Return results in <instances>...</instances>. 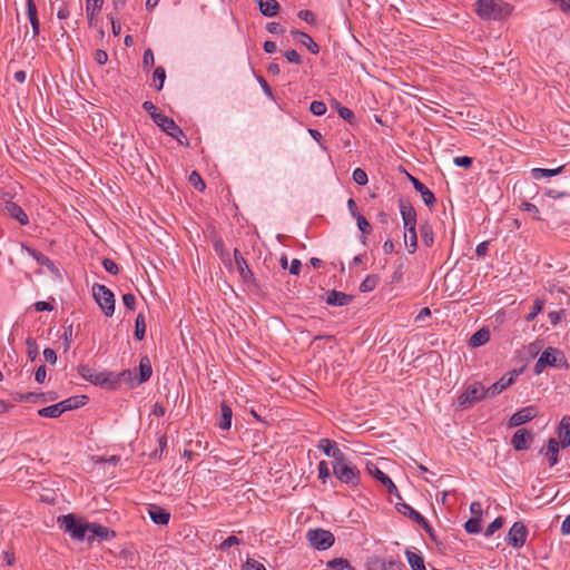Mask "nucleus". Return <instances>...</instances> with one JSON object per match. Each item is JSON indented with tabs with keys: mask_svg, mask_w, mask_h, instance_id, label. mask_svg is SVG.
I'll use <instances>...</instances> for the list:
<instances>
[{
	"mask_svg": "<svg viewBox=\"0 0 570 570\" xmlns=\"http://www.w3.org/2000/svg\"><path fill=\"white\" fill-rule=\"evenodd\" d=\"M476 14L482 20H502L510 17L513 6L503 0H478L474 4Z\"/></svg>",
	"mask_w": 570,
	"mask_h": 570,
	"instance_id": "nucleus-1",
	"label": "nucleus"
},
{
	"mask_svg": "<svg viewBox=\"0 0 570 570\" xmlns=\"http://www.w3.org/2000/svg\"><path fill=\"white\" fill-rule=\"evenodd\" d=\"M547 367L568 368L569 365L564 353L556 347H547L537 360L533 372L539 375Z\"/></svg>",
	"mask_w": 570,
	"mask_h": 570,
	"instance_id": "nucleus-2",
	"label": "nucleus"
},
{
	"mask_svg": "<svg viewBox=\"0 0 570 570\" xmlns=\"http://www.w3.org/2000/svg\"><path fill=\"white\" fill-rule=\"evenodd\" d=\"M333 474L337 480L351 487H355L360 482V470L346 458L342 456L333 462Z\"/></svg>",
	"mask_w": 570,
	"mask_h": 570,
	"instance_id": "nucleus-3",
	"label": "nucleus"
},
{
	"mask_svg": "<svg viewBox=\"0 0 570 570\" xmlns=\"http://www.w3.org/2000/svg\"><path fill=\"white\" fill-rule=\"evenodd\" d=\"M58 523L73 540L83 541L87 537L88 522L77 519L73 514H65L58 518Z\"/></svg>",
	"mask_w": 570,
	"mask_h": 570,
	"instance_id": "nucleus-4",
	"label": "nucleus"
},
{
	"mask_svg": "<svg viewBox=\"0 0 570 570\" xmlns=\"http://www.w3.org/2000/svg\"><path fill=\"white\" fill-rule=\"evenodd\" d=\"M92 295H94L96 303L102 311V313L107 317L112 316L115 313V295H114V293L105 285L94 284L92 285Z\"/></svg>",
	"mask_w": 570,
	"mask_h": 570,
	"instance_id": "nucleus-5",
	"label": "nucleus"
},
{
	"mask_svg": "<svg viewBox=\"0 0 570 570\" xmlns=\"http://www.w3.org/2000/svg\"><path fill=\"white\" fill-rule=\"evenodd\" d=\"M487 396L488 394L484 386L480 382H474L466 386L464 392L459 396L458 402L462 409H466Z\"/></svg>",
	"mask_w": 570,
	"mask_h": 570,
	"instance_id": "nucleus-6",
	"label": "nucleus"
},
{
	"mask_svg": "<svg viewBox=\"0 0 570 570\" xmlns=\"http://www.w3.org/2000/svg\"><path fill=\"white\" fill-rule=\"evenodd\" d=\"M306 539L316 550H326L331 548L335 542L334 534L331 531L321 528L308 530L306 533Z\"/></svg>",
	"mask_w": 570,
	"mask_h": 570,
	"instance_id": "nucleus-7",
	"label": "nucleus"
},
{
	"mask_svg": "<svg viewBox=\"0 0 570 570\" xmlns=\"http://www.w3.org/2000/svg\"><path fill=\"white\" fill-rule=\"evenodd\" d=\"M154 122L167 135L175 138L179 144H184L183 139H186V136L171 118L160 114L156 115Z\"/></svg>",
	"mask_w": 570,
	"mask_h": 570,
	"instance_id": "nucleus-8",
	"label": "nucleus"
},
{
	"mask_svg": "<svg viewBox=\"0 0 570 570\" xmlns=\"http://www.w3.org/2000/svg\"><path fill=\"white\" fill-rule=\"evenodd\" d=\"M528 535L527 527L522 522H514L508 534V544L514 548L524 546Z\"/></svg>",
	"mask_w": 570,
	"mask_h": 570,
	"instance_id": "nucleus-9",
	"label": "nucleus"
},
{
	"mask_svg": "<svg viewBox=\"0 0 570 570\" xmlns=\"http://www.w3.org/2000/svg\"><path fill=\"white\" fill-rule=\"evenodd\" d=\"M78 374L86 381L95 385H105L108 382V374L104 372H96L89 365L81 364L78 366Z\"/></svg>",
	"mask_w": 570,
	"mask_h": 570,
	"instance_id": "nucleus-10",
	"label": "nucleus"
},
{
	"mask_svg": "<svg viewBox=\"0 0 570 570\" xmlns=\"http://www.w3.org/2000/svg\"><path fill=\"white\" fill-rule=\"evenodd\" d=\"M366 471L368 472V474L373 475L379 482H381L387 489L390 494H396L397 498H400L396 485L393 483L390 476H387L383 471L379 469V466L375 463L368 462L366 464Z\"/></svg>",
	"mask_w": 570,
	"mask_h": 570,
	"instance_id": "nucleus-11",
	"label": "nucleus"
},
{
	"mask_svg": "<svg viewBox=\"0 0 570 570\" xmlns=\"http://www.w3.org/2000/svg\"><path fill=\"white\" fill-rule=\"evenodd\" d=\"M534 435L527 429H519L511 439V444L515 451L528 450L533 442Z\"/></svg>",
	"mask_w": 570,
	"mask_h": 570,
	"instance_id": "nucleus-12",
	"label": "nucleus"
},
{
	"mask_svg": "<svg viewBox=\"0 0 570 570\" xmlns=\"http://www.w3.org/2000/svg\"><path fill=\"white\" fill-rule=\"evenodd\" d=\"M537 413L538 412L534 406L523 407L511 415V417L508 421V426L517 428L522 424H525L532 419H534L537 416Z\"/></svg>",
	"mask_w": 570,
	"mask_h": 570,
	"instance_id": "nucleus-13",
	"label": "nucleus"
},
{
	"mask_svg": "<svg viewBox=\"0 0 570 570\" xmlns=\"http://www.w3.org/2000/svg\"><path fill=\"white\" fill-rule=\"evenodd\" d=\"M115 537V532L109 530L107 527H104L99 523L88 522L87 527V537L86 540L88 542H92L94 539L99 538L100 540H109Z\"/></svg>",
	"mask_w": 570,
	"mask_h": 570,
	"instance_id": "nucleus-14",
	"label": "nucleus"
},
{
	"mask_svg": "<svg viewBox=\"0 0 570 570\" xmlns=\"http://www.w3.org/2000/svg\"><path fill=\"white\" fill-rule=\"evenodd\" d=\"M396 510L401 514L407 515L411 520L422 525L426 531H430V525L425 518L407 503H396Z\"/></svg>",
	"mask_w": 570,
	"mask_h": 570,
	"instance_id": "nucleus-15",
	"label": "nucleus"
},
{
	"mask_svg": "<svg viewBox=\"0 0 570 570\" xmlns=\"http://www.w3.org/2000/svg\"><path fill=\"white\" fill-rule=\"evenodd\" d=\"M414 189L421 195L423 203L428 207H433L435 204V196L434 194L417 178L413 176H409Z\"/></svg>",
	"mask_w": 570,
	"mask_h": 570,
	"instance_id": "nucleus-16",
	"label": "nucleus"
},
{
	"mask_svg": "<svg viewBox=\"0 0 570 570\" xmlns=\"http://www.w3.org/2000/svg\"><path fill=\"white\" fill-rule=\"evenodd\" d=\"M318 449L322 450L326 456L333 458V462H336L345 455L337 444L330 439H321L318 442Z\"/></svg>",
	"mask_w": 570,
	"mask_h": 570,
	"instance_id": "nucleus-17",
	"label": "nucleus"
},
{
	"mask_svg": "<svg viewBox=\"0 0 570 570\" xmlns=\"http://www.w3.org/2000/svg\"><path fill=\"white\" fill-rule=\"evenodd\" d=\"M515 376V371L509 373V376H502L498 382L493 383L491 386L485 389L488 396H494L497 394H500L505 389H508L514 382Z\"/></svg>",
	"mask_w": 570,
	"mask_h": 570,
	"instance_id": "nucleus-18",
	"label": "nucleus"
},
{
	"mask_svg": "<svg viewBox=\"0 0 570 570\" xmlns=\"http://www.w3.org/2000/svg\"><path fill=\"white\" fill-rule=\"evenodd\" d=\"M4 212L13 219L19 222L20 225H28L29 217L26 212L18 204L13 202H7L4 204Z\"/></svg>",
	"mask_w": 570,
	"mask_h": 570,
	"instance_id": "nucleus-19",
	"label": "nucleus"
},
{
	"mask_svg": "<svg viewBox=\"0 0 570 570\" xmlns=\"http://www.w3.org/2000/svg\"><path fill=\"white\" fill-rule=\"evenodd\" d=\"M22 248L40 265L46 266L51 273H58V268L55 263L45 254L22 245Z\"/></svg>",
	"mask_w": 570,
	"mask_h": 570,
	"instance_id": "nucleus-20",
	"label": "nucleus"
},
{
	"mask_svg": "<svg viewBox=\"0 0 570 570\" xmlns=\"http://www.w3.org/2000/svg\"><path fill=\"white\" fill-rule=\"evenodd\" d=\"M400 213L404 228H412L416 226V212L412 205L400 202Z\"/></svg>",
	"mask_w": 570,
	"mask_h": 570,
	"instance_id": "nucleus-21",
	"label": "nucleus"
},
{
	"mask_svg": "<svg viewBox=\"0 0 570 570\" xmlns=\"http://www.w3.org/2000/svg\"><path fill=\"white\" fill-rule=\"evenodd\" d=\"M352 302V296L343 292L328 291L326 293V303L332 306H345Z\"/></svg>",
	"mask_w": 570,
	"mask_h": 570,
	"instance_id": "nucleus-22",
	"label": "nucleus"
},
{
	"mask_svg": "<svg viewBox=\"0 0 570 570\" xmlns=\"http://www.w3.org/2000/svg\"><path fill=\"white\" fill-rule=\"evenodd\" d=\"M558 435L560 439L559 444L562 448L570 445V416H563L559 423Z\"/></svg>",
	"mask_w": 570,
	"mask_h": 570,
	"instance_id": "nucleus-23",
	"label": "nucleus"
},
{
	"mask_svg": "<svg viewBox=\"0 0 570 570\" xmlns=\"http://www.w3.org/2000/svg\"><path fill=\"white\" fill-rule=\"evenodd\" d=\"M88 397L86 395H77L68 397L59 402L62 413L83 406Z\"/></svg>",
	"mask_w": 570,
	"mask_h": 570,
	"instance_id": "nucleus-24",
	"label": "nucleus"
},
{
	"mask_svg": "<svg viewBox=\"0 0 570 570\" xmlns=\"http://www.w3.org/2000/svg\"><path fill=\"white\" fill-rule=\"evenodd\" d=\"M234 258H235L236 267H237L242 278L244 281H249L253 277V273L249 269L242 253L237 248L234 249Z\"/></svg>",
	"mask_w": 570,
	"mask_h": 570,
	"instance_id": "nucleus-25",
	"label": "nucleus"
},
{
	"mask_svg": "<svg viewBox=\"0 0 570 570\" xmlns=\"http://www.w3.org/2000/svg\"><path fill=\"white\" fill-rule=\"evenodd\" d=\"M27 13L32 27L33 36H38L40 31V23L37 17V6L33 0H26Z\"/></svg>",
	"mask_w": 570,
	"mask_h": 570,
	"instance_id": "nucleus-26",
	"label": "nucleus"
},
{
	"mask_svg": "<svg viewBox=\"0 0 570 570\" xmlns=\"http://www.w3.org/2000/svg\"><path fill=\"white\" fill-rule=\"evenodd\" d=\"M149 517L156 524L166 525L169 522L170 514L160 507L153 505L149 509Z\"/></svg>",
	"mask_w": 570,
	"mask_h": 570,
	"instance_id": "nucleus-27",
	"label": "nucleus"
},
{
	"mask_svg": "<svg viewBox=\"0 0 570 570\" xmlns=\"http://www.w3.org/2000/svg\"><path fill=\"white\" fill-rule=\"evenodd\" d=\"M259 11L265 17H275L279 11L276 0H257Z\"/></svg>",
	"mask_w": 570,
	"mask_h": 570,
	"instance_id": "nucleus-28",
	"label": "nucleus"
},
{
	"mask_svg": "<svg viewBox=\"0 0 570 570\" xmlns=\"http://www.w3.org/2000/svg\"><path fill=\"white\" fill-rule=\"evenodd\" d=\"M560 445L561 444H559V442L556 439H549L548 440V444H547V449L544 451V455L549 460L550 466H553V465H556L558 463V453H559Z\"/></svg>",
	"mask_w": 570,
	"mask_h": 570,
	"instance_id": "nucleus-29",
	"label": "nucleus"
},
{
	"mask_svg": "<svg viewBox=\"0 0 570 570\" xmlns=\"http://www.w3.org/2000/svg\"><path fill=\"white\" fill-rule=\"evenodd\" d=\"M232 417H233V411L232 409L226 404H220V417L218 421V426L222 430H229L232 426Z\"/></svg>",
	"mask_w": 570,
	"mask_h": 570,
	"instance_id": "nucleus-30",
	"label": "nucleus"
},
{
	"mask_svg": "<svg viewBox=\"0 0 570 570\" xmlns=\"http://www.w3.org/2000/svg\"><path fill=\"white\" fill-rule=\"evenodd\" d=\"M490 340V331L488 328H481L476 331L469 340L471 347H479L488 343Z\"/></svg>",
	"mask_w": 570,
	"mask_h": 570,
	"instance_id": "nucleus-31",
	"label": "nucleus"
},
{
	"mask_svg": "<svg viewBox=\"0 0 570 570\" xmlns=\"http://www.w3.org/2000/svg\"><path fill=\"white\" fill-rule=\"evenodd\" d=\"M153 374V368L150 361L147 356L140 358L139 362V380L138 384H141L150 379Z\"/></svg>",
	"mask_w": 570,
	"mask_h": 570,
	"instance_id": "nucleus-32",
	"label": "nucleus"
},
{
	"mask_svg": "<svg viewBox=\"0 0 570 570\" xmlns=\"http://www.w3.org/2000/svg\"><path fill=\"white\" fill-rule=\"evenodd\" d=\"M405 556L412 570H426L423 557L421 554L411 550H406Z\"/></svg>",
	"mask_w": 570,
	"mask_h": 570,
	"instance_id": "nucleus-33",
	"label": "nucleus"
},
{
	"mask_svg": "<svg viewBox=\"0 0 570 570\" xmlns=\"http://www.w3.org/2000/svg\"><path fill=\"white\" fill-rule=\"evenodd\" d=\"M405 229V233H404V243H405V246L407 247V250L409 253H414L416 247H417V236H416V232H415V227H412V228H404Z\"/></svg>",
	"mask_w": 570,
	"mask_h": 570,
	"instance_id": "nucleus-34",
	"label": "nucleus"
},
{
	"mask_svg": "<svg viewBox=\"0 0 570 570\" xmlns=\"http://www.w3.org/2000/svg\"><path fill=\"white\" fill-rule=\"evenodd\" d=\"M562 170H563V166H560V167H557L553 169L533 168L531 170V174L534 179H542V178L556 176V175L560 174Z\"/></svg>",
	"mask_w": 570,
	"mask_h": 570,
	"instance_id": "nucleus-35",
	"label": "nucleus"
},
{
	"mask_svg": "<svg viewBox=\"0 0 570 570\" xmlns=\"http://www.w3.org/2000/svg\"><path fill=\"white\" fill-rule=\"evenodd\" d=\"M365 567L367 570H387L386 560L377 556L368 557Z\"/></svg>",
	"mask_w": 570,
	"mask_h": 570,
	"instance_id": "nucleus-36",
	"label": "nucleus"
},
{
	"mask_svg": "<svg viewBox=\"0 0 570 570\" xmlns=\"http://www.w3.org/2000/svg\"><path fill=\"white\" fill-rule=\"evenodd\" d=\"M38 414L42 417L56 419L62 414L59 402L38 410Z\"/></svg>",
	"mask_w": 570,
	"mask_h": 570,
	"instance_id": "nucleus-37",
	"label": "nucleus"
},
{
	"mask_svg": "<svg viewBox=\"0 0 570 570\" xmlns=\"http://www.w3.org/2000/svg\"><path fill=\"white\" fill-rule=\"evenodd\" d=\"M330 569H333V570H355L351 563L348 562V560L344 559V558H334L330 561H327V564H326Z\"/></svg>",
	"mask_w": 570,
	"mask_h": 570,
	"instance_id": "nucleus-38",
	"label": "nucleus"
},
{
	"mask_svg": "<svg viewBox=\"0 0 570 570\" xmlns=\"http://www.w3.org/2000/svg\"><path fill=\"white\" fill-rule=\"evenodd\" d=\"M145 333H146L145 316L141 313H139L135 321V337L138 341H141L145 337Z\"/></svg>",
	"mask_w": 570,
	"mask_h": 570,
	"instance_id": "nucleus-39",
	"label": "nucleus"
},
{
	"mask_svg": "<svg viewBox=\"0 0 570 570\" xmlns=\"http://www.w3.org/2000/svg\"><path fill=\"white\" fill-rule=\"evenodd\" d=\"M379 284V276L376 275H368L365 277V279L361 283L360 289L363 293H367L373 291Z\"/></svg>",
	"mask_w": 570,
	"mask_h": 570,
	"instance_id": "nucleus-40",
	"label": "nucleus"
},
{
	"mask_svg": "<svg viewBox=\"0 0 570 570\" xmlns=\"http://www.w3.org/2000/svg\"><path fill=\"white\" fill-rule=\"evenodd\" d=\"M298 41L314 55H316L320 51L318 45L307 33H302Z\"/></svg>",
	"mask_w": 570,
	"mask_h": 570,
	"instance_id": "nucleus-41",
	"label": "nucleus"
},
{
	"mask_svg": "<svg viewBox=\"0 0 570 570\" xmlns=\"http://www.w3.org/2000/svg\"><path fill=\"white\" fill-rule=\"evenodd\" d=\"M464 529L468 533H479L481 531V518L474 517L469 519L464 524Z\"/></svg>",
	"mask_w": 570,
	"mask_h": 570,
	"instance_id": "nucleus-42",
	"label": "nucleus"
},
{
	"mask_svg": "<svg viewBox=\"0 0 570 570\" xmlns=\"http://www.w3.org/2000/svg\"><path fill=\"white\" fill-rule=\"evenodd\" d=\"M503 523H504V520H503V518H502V517H498V518H495V519H494V520H493V521L488 525V528L485 529V531H484V535H485L487 538H489V537L493 535V534H494V532H497L499 529H501V528H502Z\"/></svg>",
	"mask_w": 570,
	"mask_h": 570,
	"instance_id": "nucleus-43",
	"label": "nucleus"
},
{
	"mask_svg": "<svg viewBox=\"0 0 570 570\" xmlns=\"http://www.w3.org/2000/svg\"><path fill=\"white\" fill-rule=\"evenodd\" d=\"M334 105H335V107L337 109V114L341 118H343L344 120H346L348 122L353 121L354 114L350 108L341 106L337 101H334Z\"/></svg>",
	"mask_w": 570,
	"mask_h": 570,
	"instance_id": "nucleus-44",
	"label": "nucleus"
},
{
	"mask_svg": "<svg viewBox=\"0 0 570 570\" xmlns=\"http://www.w3.org/2000/svg\"><path fill=\"white\" fill-rule=\"evenodd\" d=\"M421 237L423 243L430 247L433 244V232L429 225L421 226L420 228Z\"/></svg>",
	"mask_w": 570,
	"mask_h": 570,
	"instance_id": "nucleus-45",
	"label": "nucleus"
},
{
	"mask_svg": "<svg viewBox=\"0 0 570 570\" xmlns=\"http://www.w3.org/2000/svg\"><path fill=\"white\" fill-rule=\"evenodd\" d=\"M352 178L357 185L361 186L366 185L368 181L367 174L362 168H355L353 170Z\"/></svg>",
	"mask_w": 570,
	"mask_h": 570,
	"instance_id": "nucleus-46",
	"label": "nucleus"
},
{
	"mask_svg": "<svg viewBox=\"0 0 570 570\" xmlns=\"http://www.w3.org/2000/svg\"><path fill=\"white\" fill-rule=\"evenodd\" d=\"M544 305V301L541 298H537L533 303L532 311L527 315L525 320L528 322L533 321L537 315L542 311Z\"/></svg>",
	"mask_w": 570,
	"mask_h": 570,
	"instance_id": "nucleus-47",
	"label": "nucleus"
},
{
	"mask_svg": "<svg viewBox=\"0 0 570 570\" xmlns=\"http://www.w3.org/2000/svg\"><path fill=\"white\" fill-rule=\"evenodd\" d=\"M189 183L193 185V187L197 190H204L206 185L204 180L202 179L200 175L197 171H193L189 175Z\"/></svg>",
	"mask_w": 570,
	"mask_h": 570,
	"instance_id": "nucleus-48",
	"label": "nucleus"
},
{
	"mask_svg": "<svg viewBox=\"0 0 570 570\" xmlns=\"http://www.w3.org/2000/svg\"><path fill=\"white\" fill-rule=\"evenodd\" d=\"M327 108L323 101L315 100L309 106V111L314 116H323L326 112Z\"/></svg>",
	"mask_w": 570,
	"mask_h": 570,
	"instance_id": "nucleus-49",
	"label": "nucleus"
},
{
	"mask_svg": "<svg viewBox=\"0 0 570 570\" xmlns=\"http://www.w3.org/2000/svg\"><path fill=\"white\" fill-rule=\"evenodd\" d=\"M357 222V227L362 232V234L367 235L371 233V224L367 222V219L361 214L354 217Z\"/></svg>",
	"mask_w": 570,
	"mask_h": 570,
	"instance_id": "nucleus-50",
	"label": "nucleus"
},
{
	"mask_svg": "<svg viewBox=\"0 0 570 570\" xmlns=\"http://www.w3.org/2000/svg\"><path fill=\"white\" fill-rule=\"evenodd\" d=\"M46 396L45 393H35V392H28V393H20L17 395V400L21 402H37L39 397Z\"/></svg>",
	"mask_w": 570,
	"mask_h": 570,
	"instance_id": "nucleus-51",
	"label": "nucleus"
},
{
	"mask_svg": "<svg viewBox=\"0 0 570 570\" xmlns=\"http://www.w3.org/2000/svg\"><path fill=\"white\" fill-rule=\"evenodd\" d=\"M521 208L524 212L529 213L534 219H538V220L541 219L539 216V209L534 204L524 202V203H522Z\"/></svg>",
	"mask_w": 570,
	"mask_h": 570,
	"instance_id": "nucleus-52",
	"label": "nucleus"
},
{
	"mask_svg": "<svg viewBox=\"0 0 570 570\" xmlns=\"http://www.w3.org/2000/svg\"><path fill=\"white\" fill-rule=\"evenodd\" d=\"M243 570H266V568L255 559L248 558L243 566Z\"/></svg>",
	"mask_w": 570,
	"mask_h": 570,
	"instance_id": "nucleus-53",
	"label": "nucleus"
},
{
	"mask_svg": "<svg viewBox=\"0 0 570 570\" xmlns=\"http://www.w3.org/2000/svg\"><path fill=\"white\" fill-rule=\"evenodd\" d=\"M28 345V355L31 361H35V358L38 355V346L35 338L28 337L26 341Z\"/></svg>",
	"mask_w": 570,
	"mask_h": 570,
	"instance_id": "nucleus-54",
	"label": "nucleus"
},
{
	"mask_svg": "<svg viewBox=\"0 0 570 570\" xmlns=\"http://www.w3.org/2000/svg\"><path fill=\"white\" fill-rule=\"evenodd\" d=\"M102 266L106 272L116 275L119 272L118 265L110 258H104Z\"/></svg>",
	"mask_w": 570,
	"mask_h": 570,
	"instance_id": "nucleus-55",
	"label": "nucleus"
},
{
	"mask_svg": "<svg viewBox=\"0 0 570 570\" xmlns=\"http://www.w3.org/2000/svg\"><path fill=\"white\" fill-rule=\"evenodd\" d=\"M154 79L159 81L157 86V90H161L164 86V81L166 79V71L163 67H157L154 71Z\"/></svg>",
	"mask_w": 570,
	"mask_h": 570,
	"instance_id": "nucleus-56",
	"label": "nucleus"
},
{
	"mask_svg": "<svg viewBox=\"0 0 570 570\" xmlns=\"http://www.w3.org/2000/svg\"><path fill=\"white\" fill-rule=\"evenodd\" d=\"M239 543H240V540L236 535H230V537L226 538L219 544L218 549L224 551V550L230 548L232 546H236V544H239Z\"/></svg>",
	"mask_w": 570,
	"mask_h": 570,
	"instance_id": "nucleus-57",
	"label": "nucleus"
},
{
	"mask_svg": "<svg viewBox=\"0 0 570 570\" xmlns=\"http://www.w3.org/2000/svg\"><path fill=\"white\" fill-rule=\"evenodd\" d=\"M318 478L325 482L330 478V469L325 461L318 463Z\"/></svg>",
	"mask_w": 570,
	"mask_h": 570,
	"instance_id": "nucleus-58",
	"label": "nucleus"
},
{
	"mask_svg": "<svg viewBox=\"0 0 570 570\" xmlns=\"http://www.w3.org/2000/svg\"><path fill=\"white\" fill-rule=\"evenodd\" d=\"M284 57L291 63L299 65L302 62L299 53L296 50H294V49L286 51L284 53Z\"/></svg>",
	"mask_w": 570,
	"mask_h": 570,
	"instance_id": "nucleus-59",
	"label": "nucleus"
},
{
	"mask_svg": "<svg viewBox=\"0 0 570 570\" xmlns=\"http://www.w3.org/2000/svg\"><path fill=\"white\" fill-rule=\"evenodd\" d=\"M94 59L98 65H105L108 61V53L102 49H97Z\"/></svg>",
	"mask_w": 570,
	"mask_h": 570,
	"instance_id": "nucleus-60",
	"label": "nucleus"
},
{
	"mask_svg": "<svg viewBox=\"0 0 570 570\" xmlns=\"http://www.w3.org/2000/svg\"><path fill=\"white\" fill-rule=\"evenodd\" d=\"M122 303L124 305L129 308V309H134L135 308V305H136V297L134 294L131 293H126L122 295Z\"/></svg>",
	"mask_w": 570,
	"mask_h": 570,
	"instance_id": "nucleus-61",
	"label": "nucleus"
},
{
	"mask_svg": "<svg viewBox=\"0 0 570 570\" xmlns=\"http://www.w3.org/2000/svg\"><path fill=\"white\" fill-rule=\"evenodd\" d=\"M142 63L145 67L149 68L151 66H154L155 63V58H154V52L151 49H146L145 52H144V57H142Z\"/></svg>",
	"mask_w": 570,
	"mask_h": 570,
	"instance_id": "nucleus-62",
	"label": "nucleus"
},
{
	"mask_svg": "<svg viewBox=\"0 0 570 570\" xmlns=\"http://www.w3.org/2000/svg\"><path fill=\"white\" fill-rule=\"evenodd\" d=\"M453 163L454 165H456L458 167H464V168H468L472 165V158L471 157H468V156H461V157H455L453 159Z\"/></svg>",
	"mask_w": 570,
	"mask_h": 570,
	"instance_id": "nucleus-63",
	"label": "nucleus"
},
{
	"mask_svg": "<svg viewBox=\"0 0 570 570\" xmlns=\"http://www.w3.org/2000/svg\"><path fill=\"white\" fill-rule=\"evenodd\" d=\"M297 16H298L299 19L304 20L307 23H314L315 22V16L309 10H301L297 13Z\"/></svg>",
	"mask_w": 570,
	"mask_h": 570,
	"instance_id": "nucleus-64",
	"label": "nucleus"
}]
</instances>
